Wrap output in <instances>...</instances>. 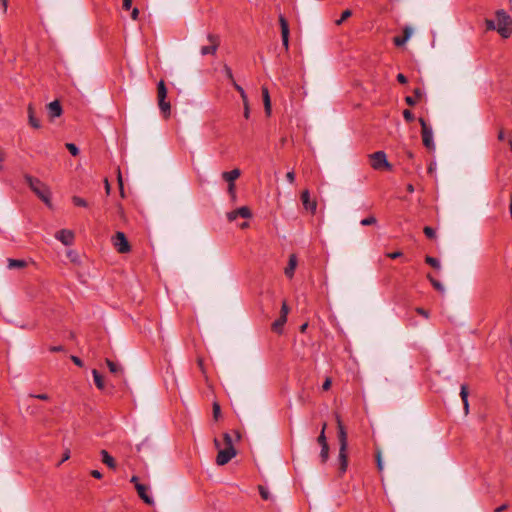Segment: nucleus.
<instances>
[{
	"label": "nucleus",
	"instance_id": "nucleus-1",
	"mask_svg": "<svg viewBox=\"0 0 512 512\" xmlns=\"http://www.w3.org/2000/svg\"><path fill=\"white\" fill-rule=\"evenodd\" d=\"M223 441L225 447L223 449H219L216 457V463L219 466L227 464L237 454L236 449L234 448L233 445L232 437L229 433L223 434Z\"/></svg>",
	"mask_w": 512,
	"mask_h": 512
},
{
	"label": "nucleus",
	"instance_id": "nucleus-2",
	"mask_svg": "<svg viewBox=\"0 0 512 512\" xmlns=\"http://www.w3.org/2000/svg\"><path fill=\"white\" fill-rule=\"evenodd\" d=\"M26 183L30 189L46 204L50 203L51 192L48 186L40 179L30 175L25 176Z\"/></svg>",
	"mask_w": 512,
	"mask_h": 512
},
{
	"label": "nucleus",
	"instance_id": "nucleus-3",
	"mask_svg": "<svg viewBox=\"0 0 512 512\" xmlns=\"http://www.w3.org/2000/svg\"><path fill=\"white\" fill-rule=\"evenodd\" d=\"M497 31L503 38H508L512 34V18L504 10L496 12Z\"/></svg>",
	"mask_w": 512,
	"mask_h": 512
},
{
	"label": "nucleus",
	"instance_id": "nucleus-4",
	"mask_svg": "<svg viewBox=\"0 0 512 512\" xmlns=\"http://www.w3.org/2000/svg\"><path fill=\"white\" fill-rule=\"evenodd\" d=\"M157 98L159 108L164 116V118H168L171 112L170 102L166 100L167 98V88L163 80H160L157 84Z\"/></svg>",
	"mask_w": 512,
	"mask_h": 512
},
{
	"label": "nucleus",
	"instance_id": "nucleus-5",
	"mask_svg": "<svg viewBox=\"0 0 512 512\" xmlns=\"http://www.w3.org/2000/svg\"><path fill=\"white\" fill-rule=\"evenodd\" d=\"M419 123L421 125V136L423 145L429 150H435V143L433 140V131L430 126L427 125L426 121L423 118H419Z\"/></svg>",
	"mask_w": 512,
	"mask_h": 512
},
{
	"label": "nucleus",
	"instance_id": "nucleus-6",
	"mask_svg": "<svg viewBox=\"0 0 512 512\" xmlns=\"http://www.w3.org/2000/svg\"><path fill=\"white\" fill-rule=\"evenodd\" d=\"M371 166L375 170L384 168L391 169V165L387 161L386 154L383 151H377L370 155Z\"/></svg>",
	"mask_w": 512,
	"mask_h": 512
},
{
	"label": "nucleus",
	"instance_id": "nucleus-7",
	"mask_svg": "<svg viewBox=\"0 0 512 512\" xmlns=\"http://www.w3.org/2000/svg\"><path fill=\"white\" fill-rule=\"evenodd\" d=\"M112 242L117 252L121 254L128 253L131 250V246L123 232H116Z\"/></svg>",
	"mask_w": 512,
	"mask_h": 512
},
{
	"label": "nucleus",
	"instance_id": "nucleus-8",
	"mask_svg": "<svg viewBox=\"0 0 512 512\" xmlns=\"http://www.w3.org/2000/svg\"><path fill=\"white\" fill-rule=\"evenodd\" d=\"M207 40L209 41V45L201 47V55H214L220 45V37L217 34H208Z\"/></svg>",
	"mask_w": 512,
	"mask_h": 512
},
{
	"label": "nucleus",
	"instance_id": "nucleus-9",
	"mask_svg": "<svg viewBox=\"0 0 512 512\" xmlns=\"http://www.w3.org/2000/svg\"><path fill=\"white\" fill-rule=\"evenodd\" d=\"M336 422L339 447H342V449H348L347 431L339 415H336Z\"/></svg>",
	"mask_w": 512,
	"mask_h": 512
},
{
	"label": "nucleus",
	"instance_id": "nucleus-10",
	"mask_svg": "<svg viewBox=\"0 0 512 512\" xmlns=\"http://www.w3.org/2000/svg\"><path fill=\"white\" fill-rule=\"evenodd\" d=\"M279 24L281 27L282 44L287 51L289 49V24L282 14L279 15Z\"/></svg>",
	"mask_w": 512,
	"mask_h": 512
},
{
	"label": "nucleus",
	"instance_id": "nucleus-11",
	"mask_svg": "<svg viewBox=\"0 0 512 512\" xmlns=\"http://www.w3.org/2000/svg\"><path fill=\"white\" fill-rule=\"evenodd\" d=\"M338 470L340 476H342L348 468V453L347 449H342V447H339V454H338Z\"/></svg>",
	"mask_w": 512,
	"mask_h": 512
},
{
	"label": "nucleus",
	"instance_id": "nucleus-12",
	"mask_svg": "<svg viewBox=\"0 0 512 512\" xmlns=\"http://www.w3.org/2000/svg\"><path fill=\"white\" fill-rule=\"evenodd\" d=\"M301 201H302L304 208L307 211H310L312 214H314L316 212L317 202L315 200L310 199V193L308 190H304L301 193Z\"/></svg>",
	"mask_w": 512,
	"mask_h": 512
},
{
	"label": "nucleus",
	"instance_id": "nucleus-13",
	"mask_svg": "<svg viewBox=\"0 0 512 512\" xmlns=\"http://www.w3.org/2000/svg\"><path fill=\"white\" fill-rule=\"evenodd\" d=\"M135 489L137 491L138 496L149 506L154 505L153 498L148 494V486L144 484H137L135 485Z\"/></svg>",
	"mask_w": 512,
	"mask_h": 512
},
{
	"label": "nucleus",
	"instance_id": "nucleus-14",
	"mask_svg": "<svg viewBox=\"0 0 512 512\" xmlns=\"http://www.w3.org/2000/svg\"><path fill=\"white\" fill-rule=\"evenodd\" d=\"M55 237L64 245L69 246L73 243L74 233L71 230L62 229L56 233Z\"/></svg>",
	"mask_w": 512,
	"mask_h": 512
},
{
	"label": "nucleus",
	"instance_id": "nucleus-15",
	"mask_svg": "<svg viewBox=\"0 0 512 512\" xmlns=\"http://www.w3.org/2000/svg\"><path fill=\"white\" fill-rule=\"evenodd\" d=\"M412 28L409 27V26H405L403 28V36H396L393 38V43L400 47V46H403L408 40L409 38L411 37L412 35Z\"/></svg>",
	"mask_w": 512,
	"mask_h": 512
},
{
	"label": "nucleus",
	"instance_id": "nucleus-16",
	"mask_svg": "<svg viewBox=\"0 0 512 512\" xmlns=\"http://www.w3.org/2000/svg\"><path fill=\"white\" fill-rule=\"evenodd\" d=\"M48 112L51 118H56L61 116L62 114V107L60 105V102L58 100L52 101L48 105Z\"/></svg>",
	"mask_w": 512,
	"mask_h": 512
},
{
	"label": "nucleus",
	"instance_id": "nucleus-17",
	"mask_svg": "<svg viewBox=\"0 0 512 512\" xmlns=\"http://www.w3.org/2000/svg\"><path fill=\"white\" fill-rule=\"evenodd\" d=\"M27 112H28L29 124L33 128L39 129L41 127V123H40V120L38 118H36L34 107L31 103L28 105Z\"/></svg>",
	"mask_w": 512,
	"mask_h": 512
},
{
	"label": "nucleus",
	"instance_id": "nucleus-18",
	"mask_svg": "<svg viewBox=\"0 0 512 512\" xmlns=\"http://www.w3.org/2000/svg\"><path fill=\"white\" fill-rule=\"evenodd\" d=\"M468 395H469L468 386L466 384H462L461 389H460V397L463 402V408H464L465 415H467L469 413Z\"/></svg>",
	"mask_w": 512,
	"mask_h": 512
},
{
	"label": "nucleus",
	"instance_id": "nucleus-19",
	"mask_svg": "<svg viewBox=\"0 0 512 512\" xmlns=\"http://www.w3.org/2000/svg\"><path fill=\"white\" fill-rule=\"evenodd\" d=\"M7 262H8L7 267L9 269H23L28 266V262L23 259L8 258Z\"/></svg>",
	"mask_w": 512,
	"mask_h": 512
},
{
	"label": "nucleus",
	"instance_id": "nucleus-20",
	"mask_svg": "<svg viewBox=\"0 0 512 512\" xmlns=\"http://www.w3.org/2000/svg\"><path fill=\"white\" fill-rule=\"evenodd\" d=\"M296 266H297V258L294 254H292L289 257L288 266L285 268V275L288 278L293 277Z\"/></svg>",
	"mask_w": 512,
	"mask_h": 512
},
{
	"label": "nucleus",
	"instance_id": "nucleus-21",
	"mask_svg": "<svg viewBox=\"0 0 512 512\" xmlns=\"http://www.w3.org/2000/svg\"><path fill=\"white\" fill-rule=\"evenodd\" d=\"M241 172L239 169H233L231 171H226L222 173V178L228 183H234V181L239 178Z\"/></svg>",
	"mask_w": 512,
	"mask_h": 512
},
{
	"label": "nucleus",
	"instance_id": "nucleus-22",
	"mask_svg": "<svg viewBox=\"0 0 512 512\" xmlns=\"http://www.w3.org/2000/svg\"><path fill=\"white\" fill-rule=\"evenodd\" d=\"M100 454L102 457V462L105 465H107L110 469H116L115 459L106 450H101Z\"/></svg>",
	"mask_w": 512,
	"mask_h": 512
},
{
	"label": "nucleus",
	"instance_id": "nucleus-23",
	"mask_svg": "<svg viewBox=\"0 0 512 512\" xmlns=\"http://www.w3.org/2000/svg\"><path fill=\"white\" fill-rule=\"evenodd\" d=\"M262 97L264 102V108L267 115H270L271 113V100L269 95V90L267 87H262Z\"/></svg>",
	"mask_w": 512,
	"mask_h": 512
},
{
	"label": "nucleus",
	"instance_id": "nucleus-24",
	"mask_svg": "<svg viewBox=\"0 0 512 512\" xmlns=\"http://www.w3.org/2000/svg\"><path fill=\"white\" fill-rule=\"evenodd\" d=\"M106 364H107V366L109 368V371L112 374H114L116 376H122L123 375V368L119 364L113 362L110 359H106Z\"/></svg>",
	"mask_w": 512,
	"mask_h": 512
},
{
	"label": "nucleus",
	"instance_id": "nucleus-25",
	"mask_svg": "<svg viewBox=\"0 0 512 512\" xmlns=\"http://www.w3.org/2000/svg\"><path fill=\"white\" fill-rule=\"evenodd\" d=\"M413 92H414L415 96H406L405 97V102L409 106H414L416 104L417 100L422 97V91L420 88H415Z\"/></svg>",
	"mask_w": 512,
	"mask_h": 512
},
{
	"label": "nucleus",
	"instance_id": "nucleus-26",
	"mask_svg": "<svg viewBox=\"0 0 512 512\" xmlns=\"http://www.w3.org/2000/svg\"><path fill=\"white\" fill-rule=\"evenodd\" d=\"M92 375H93V379H94V383H95L96 387L100 390H104L105 384H104L103 376L96 369H93Z\"/></svg>",
	"mask_w": 512,
	"mask_h": 512
},
{
	"label": "nucleus",
	"instance_id": "nucleus-27",
	"mask_svg": "<svg viewBox=\"0 0 512 512\" xmlns=\"http://www.w3.org/2000/svg\"><path fill=\"white\" fill-rule=\"evenodd\" d=\"M286 322H287L286 318L279 316V318L272 323V330L274 332L280 334L282 332L283 326Z\"/></svg>",
	"mask_w": 512,
	"mask_h": 512
},
{
	"label": "nucleus",
	"instance_id": "nucleus-28",
	"mask_svg": "<svg viewBox=\"0 0 512 512\" xmlns=\"http://www.w3.org/2000/svg\"><path fill=\"white\" fill-rule=\"evenodd\" d=\"M427 278H428V280L430 281L431 285L433 286V288L436 291H438L441 294H443L445 292V288H444L443 284L440 281H438L435 278H433L431 276V274H428Z\"/></svg>",
	"mask_w": 512,
	"mask_h": 512
},
{
	"label": "nucleus",
	"instance_id": "nucleus-29",
	"mask_svg": "<svg viewBox=\"0 0 512 512\" xmlns=\"http://www.w3.org/2000/svg\"><path fill=\"white\" fill-rule=\"evenodd\" d=\"M235 213L238 214V217L242 218H250L252 216L251 210L247 206H242L236 209Z\"/></svg>",
	"mask_w": 512,
	"mask_h": 512
},
{
	"label": "nucleus",
	"instance_id": "nucleus-30",
	"mask_svg": "<svg viewBox=\"0 0 512 512\" xmlns=\"http://www.w3.org/2000/svg\"><path fill=\"white\" fill-rule=\"evenodd\" d=\"M326 428H327V424L324 422L322 425L320 435L317 438V442L321 447H323V445H328L326 435H325Z\"/></svg>",
	"mask_w": 512,
	"mask_h": 512
},
{
	"label": "nucleus",
	"instance_id": "nucleus-31",
	"mask_svg": "<svg viewBox=\"0 0 512 512\" xmlns=\"http://www.w3.org/2000/svg\"><path fill=\"white\" fill-rule=\"evenodd\" d=\"M258 490H259L260 496L263 500L267 501V500L272 499L271 494L266 487L259 485Z\"/></svg>",
	"mask_w": 512,
	"mask_h": 512
},
{
	"label": "nucleus",
	"instance_id": "nucleus-32",
	"mask_svg": "<svg viewBox=\"0 0 512 512\" xmlns=\"http://www.w3.org/2000/svg\"><path fill=\"white\" fill-rule=\"evenodd\" d=\"M425 262L430 265L431 267L435 269H440V262L438 259L432 257V256H426Z\"/></svg>",
	"mask_w": 512,
	"mask_h": 512
},
{
	"label": "nucleus",
	"instance_id": "nucleus-33",
	"mask_svg": "<svg viewBox=\"0 0 512 512\" xmlns=\"http://www.w3.org/2000/svg\"><path fill=\"white\" fill-rule=\"evenodd\" d=\"M320 458L322 463H326L329 458V445L321 447Z\"/></svg>",
	"mask_w": 512,
	"mask_h": 512
},
{
	"label": "nucleus",
	"instance_id": "nucleus-34",
	"mask_svg": "<svg viewBox=\"0 0 512 512\" xmlns=\"http://www.w3.org/2000/svg\"><path fill=\"white\" fill-rule=\"evenodd\" d=\"M72 203L78 207H87L88 206L87 201L79 196H73Z\"/></svg>",
	"mask_w": 512,
	"mask_h": 512
},
{
	"label": "nucleus",
	"instance_id": "nucleus-35",
	"mask_svg": "<svg viewBox=\"0 0 512 512\" xmlns=\"http://www.w3.org/2000/svg\"><path fill=\"white\" fill-rule=\"evenodd\" d=\"M213 418L214 420H218L221 417V408L218 402L213 403Z\"/></svg>",
	"mask_w": 512,
	"mask_h": 512
},
{
	"label": "nucleus",
	"instance_id": "nucleus-36",
	"mask_svg": "<svg viewBox=\"0 0 512 512\" xmlns=\"http://www.w3.org/2000/svg\"><path fill=\"white\" fill-rule=\"evenodd\" d=\"M376 223H377V219L373 215L361 220V225H363V226L374 225Z\"/></svg>",
	"mask_w": 512,
	"mask_h": 512
},
{
	"label": "nucleus",
	"instance_id": "nucleus-37",
	"mask_svg": "<svg viewBox=\"0 0 512 512\" xmlns=\"http://www.w3.org/2000/svg\"><path fill=\"white\" fill-rule=\"evenodd\" d=\"M423 232L426 235V237L429 239H434L436 237L435 230L430 226L424 227Z\"/></svg>",
	"mask_w": 512,
	"mask_h": 512
},
{
	"label": "nucleus",
	"instance_id": "nucleus-38",
	"mask_svg": "<svg viewBox=\"0 0 512 512\" xmlns=\"http://www.w3.org/2000/svg\"><path fill=\"white\" fill-rule=\"evenodd\" d=\"M233 86L239 92L243 102H246V100H248V98H247V95H246L244 89L240 85H238L236 83V81H233Z\"/></svg>",
	"mask_w": 512,
	"mask_h": 512
},
{
	"label": "nucleus",
	"instance_id": "nucleus-39",
	"mask_svg": "<svg viewBox=\"0 0 512 512\" xmlns=\"http://www.w3.org/2000/svg\"><path fill=\"white\" fill-rule=\"evenodd\" d=\"M66 148L73 156H77L79 154V149L74 143H66Z\"/></svg>",
	"mask_w": 512,
	"mask_h": 512
},
{
	"label": "nucleus",
	"instance_id": "nucleus-40",
	"mask_svg": "<svg viewBox=\"0 0 512 512\" xmlns=\"http://www.w3.org/2000/svg\"><path fill=\"white\" fill-rule=\"evenodd\" d=\"M403 117H404V119H405L407 122H409V123H410V122H413V121H414V119H415L414 114H413L410 110H408V109H405V110L403 111Z\"/></svg>",
	"mask_w": 512,
	"mask_h": 512
},
{
	"label": "nucleus",
	"instance_id": "nucleus-41",
	"mask_svg": "<svg viewBox=\"0 0 512 512\" xmlns=\"http://www.w3.org/2000/svg\"><path fill=\"white\" fill-rule=\"evenodd\" d=\"M351 11L350 10H345L343 11L342 15H341V18L339 20L336 21V24L337 25H340L342 24L347 18H349L351 16Z\"/></svg>",
	"mask_w": 512,
	"mask_h": 512
},
{
	"label": "nucleus",
	"instance_id": "nucleus-42",
	"mask_svg": "<svg viewBox=\"0 0 512 512\" xmlns=\"http://www.w3.org/2000/svg\"><path fill=\"white\" fill-rule=\"evenodd\" d=\"M289 313V307L286 303V301H283L280 311V316L287 319V315Z\"/></svg>",
	"mask_w": 512,
	"mask_h": 512
},
{
	"label": "nucleus",
	"instance_id": "nucleus-43",
	"mask_svg": "<svg viewBox=\"0 0 512 512\" xmlns=\"http://www.w3.org/2000/svg\"><path fill=\"white\" fill-rule=\"evenodd\" d=\"M29 397L36 398V399H39V400H42V401H47V400L50 399L49 395L46 394V393H42V394H29Z\"/></svg>",
	"mask_w": 512,
	"mask_h": 512
},
{
	"label": "nucleus",
	"instance_id": "nucleus-44",
	"mask_svg": "<svg viewBox=\"0 0 512 512\" xmlns=\"http://www.w3.org/2000/svg\"><path fill=\"white\" fill-rule=\"evenodd\" d=\"M224 72H225V75L226 77L231 81V83L233 84V81L234 80V77H233V73H232V70L230 67H228L227 65L224 66Z\"/></svg>",
	"mask_w": 512,
	"mask_h": 512
},
{
	"label": "nucleus",
	"instance_id": "nucleus-45",
	"mask_svg": "<svg viewBox=\"0 0 512 512\" xmlns=\"http://www.w3.org/2000/svg\"><path fill=\"white\" fill-rule=\"evenodd\" d=\"M415 311L417 312V314H419L425 318H429V312L427 310H425L424 308L417 307L415 309Z\"/></svg>",
	"mask_w": 512,
	"mask_h": 512
},
{
	"label": "nucleus",
	"instance_id": "nucleus-46",
	"mask_svg": "<svg viewBox=\"0 0 512 512\" xmlns=\"http://www.w3.org/2000/svg\"><path fill=\"white\" fill-rule=\"evenodd\" d=\"M402 255L403 254L400 251L389 252L386 254V256L390 259H397V258L401 257Z\"/></svg>",
	"mask_w": 512,
	"mask_h": 512
},
{
	"label": "nucleus",
	"instance_id": "nucleus-47",
	"mask_svg": "<svg viewBox=\"0 0 512 512\" xmlns=\"http://www.w3.org/2000/svg\"><path fill=\"white\" fill-rule=\"evenodd\" d=\"M376 460H377V468L381 472L383 470V464H382V460H381V453H380V451H378L376 453Z\"/></svg>",
	"mask_w": 512,
	"mask_h": 512
},
{
	"label": "nucleus",
	"instance_id": "nucleus-48",
	"mask_svg": "<svg viewBox=\"0 0 512 512\" xmlns=\"http://www.w3.org/2000/svg\"><path fill=\"white\" fill-rule=\"evenodd\" d=\"M331 384H332V380L331 378L327 377L322 385V389L324 391H328L331 387Z\"/></svg>",
	"mask_w": 512,
	"mask_h": 512
},
{
	"label": "nucleus",
	"instance_id": "nucleus-49",
	"mask_svg": "<svg viewBox=\"0 0 512 512\" xmlns=\"http://www.w3.org/2000/svg\"><path fill=\"white\" fill-rule=\"evenodd\" d=\"M286 179L290 184H293L295 182V173L294 171H289L286 174Z\"/></svg>",
	"mask_w": 512,
	"mask_h": 512
},
{
	"label": "nucleus",
	"instance_id": "nucleus-50",
	"mask_svg": "<svg viewBox=\"0 0 512 512\" xmlns=\"http://www.w3.org/2000/svg\"><path fill=\"white\" fill-rule=\"evenodd\" d=\"M486 27H487L488 30H495V29H497V26H496L495 22L493 20H489V19L486 20Z\"/></svg>",
	"mask_w": 512,
	"mask_h": 512
},
{
	"label": "nucleus",
	"instance_id": "nucleus-51",
	"mask_svg": "<svg viewBox=\"0 0 512 512\" xmlns=\"http://www.w3.org/2000/svg\"><path fill=\"white\" fill-rule=\"evenodd\" d=\"M243 105H244V117L246 119L249 118V115H250V109H249V103H248V100H246V102H243Z\"/></svg>",
	"mask_w": 512,
	"mask_h": 512
},
{
	"label": "nucleus",
	"instance_id": "nucleus-52",
	"mask_svg": "<svg viewBox=\"0 0 512 512\" xmlns=\"http://www.w3.org/2000/svg\"><path fill=\"white\" fill-rule=\"evenodd\" d=\"M397 81H398L399 83H401V84H406L408 80H407V77H406L404 74L399 73V74L397 75Z\"/></svg>",
	"mask_w": 512,
	"mask_h": 512
},
{
	"label": "nucleus",
	"instance_id": "nucleus-53",
	"mask_svg": "<svg viewBox=\"0 0 512 512\" xmlns=\"http://www.w3.org/2000/svg\"><path fill=\"white\" fill-rule=\"evenodd\" d=\"M71 360L74 362V364H76L77 366L79 367H82L83 366V362L82 360L77 357V356H71Z\"/></svg>",
	"mask_w": 512,
	"mask_h": 512
},
{
	"label": "nucleus",
	"instance_id": "nucleus-54",
	"mask_svg": "<svg viewBox=\"0 0 512 512\" xmlns=\"http://www.w3.org/2000/svg\"><path fill=\"white\" fill-rule=\"evenodd\" d=\"M227 217L229 221H234L235 219L238 218V214H236L235 210H233L227 214Z\"/></svg>",
	"mask_w": 512,
	"mask_h": 512
},
{
	"label": "nucleus",
	"instance_id": "nucleus-55",
	"mask_svg": "<svg viewBox=\"0 0 512 512\" xmlns=\"http://www.w3.org/2000/svg\"><path fill=\"white\" fill-rule=\"evenodd\" d=\"M508 509V504L504 503L499 507L495 508L494 512H504Z\"/></svg>",
	"mask_w": 512,
	"mask_h": 512
},
{
	"label": "nucleus",
	"instance_id": "nucleus-56",
	"mask_svg": "<svg viewBox=\"0 0 512 512\" xmlns=\"http://www.w3.org/2000/svg\"><path fill=\"white\" fill-rule=\"evenodd\" d=\"M90 474L92 477H94L96 479H101L103 476L102 473L98 470H92Z\"/></svg>",
	"mask_w": 512,
	"mask_h": 512
},
{
	"label": "nucleus",
	"instance_id": "nucleus-57",
	"mask_svg": "<svg viewBox=\"0 0 512 512\" xmlns=\"http://www.w3.org/2000/svg\"><path fill=\"white\" fill-rule=\"evenodd\" d=\"M132 5V0H123V9L129 10Z\"/></svg>",
	"mask_w": 512,
	"mask_h": 512
},
{
	"label": "nucleus",
	"instance_id": "nucleus-58",
	"mask_svg": "<svg viewBox=\"0 0 512 512\" xmlns=\"http://www.w3.org/2000/svg\"><path fill=\"white\" fill-rule=\"evenodd\" d=\"M138 16H139V9L138 8H134L131 12V18L133 20H137L138 19Z\"/></svg>",
	"mask_w": 512,
	"mask_h": 512
},
{
	"label": "nucleus",
	"instance_id": "nucleus-59",
	"mask_svg": "<svg viewBox=\"0 0 512 512\" xmlns=\"http://www.w3.org/2000/svg\"><path fill=\"white\" fill-rule=\"evenodd\" d=\"M49 350L51 352H60V351H63L64 348L61 345H59V346H51Z\"/></svg>",
	"mask_w": 512,
	"mask_h": 512
},
{
	"label": "nucleus",
	"instance_id": "nucleus-60",
	"mask_svg": "<svg viewBox=\"0 0 512 512\" xmlns=\"http://www.w3.org/2000/svg\"><path fill=\"white\" fill-rule=\"evenodd\" d=\"M130 482L133 483L134 486L137 485V484H141L139 482V478L137 476H135V475L131 477Z\"/></svg>",
	"mask_w": 512,
	"mask_h": 512
},
{
	"label": "nucleus",
	"instance_id": "nucleus-61",
	"mask_svg": "<svg viewBox=\"0 0 512 512\" xmlns=\"http://www.w3.org/2000/svg\"><path fill=\"white\" fill-rule=\"evenodd\" d=\"M228 191L230 194H234L235 191V184L234 183H228Z\"/></svg>",
	"mask_w": 512,
	"mask_h": 512
},
{
	"label": "nucleus",
	"instance_id": "nucleus-62",
	"mask_svg": "<svg viewBox=\"0 0 512 512\" xmlns=\"http://www.w3.org/2000/svg\"><path fill=\"white\" fill-rule=\"evenodd\" d=\"M5 160V153L0 148V169H2V163Z\"/></svg>",
	"mask_w": 512,
	"mask_h": 512
},
{
	"label": "nucleus",
	"instance_id": "nucleus-63",
	"mask_svg": "<svg viewBox=\"0 0 512 512\" xmlns=\"http://www.w3.org/2000/svg\"><path fill=\"white\" fill-rule=\"evenodd\" d=\"M69 457H70V451H69V450H67V451L64 453V455H63V458H62L61 463H62V462H64V461H66V460H68V459H69Z\"/></svg>",
	"mask_w": 512,
	"mask_h": 512
},
{
	"label": "nucleus",
	"instance_id": "nucleus-64",
	"mask_svg": "<svg viewBox=\"0 0 512 512\" xmlns=\"http://www.w3.org/2000/svg\"><path fill=\"white\" fill-rule=\"evenodd\" d=\"M505 139L503 130H500L498 133V140L503 141Z\"/></svg>",
	"mask_w": 512,
	"mask_h": 512
}]
</instances>
